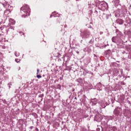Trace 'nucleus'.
Segmentation results:
<instances>
[{
  "mask_svg": "<svg viewBox=\"0 0 131 131\" xmlns=\"http://www.w3.org/2000/svg\"><path fill=\"white\" fill-rule=\"evenodd\" d=\"M20 12L23 14V17H26L27 16H29L30 13V8L27 5H25L23 6L20 8Z\"/></svg>",
  "mask_w": 131,
  "mask_h": 131,
  "instance_id": "nucleus-1",
  "label": "nucleus"
},
{
  "mask_svg": "<svg viewBox=\"0 0 131 131\" xmlns=\"http://www.w3.org/2000/svg\"><path fill=\"white\" fill-rule=\"evenodd\" d=\"M107 6V4L103 2H100L99 1H96V7H98L99 9L101 10V9H105Z\"/></svg>",
  "mask_w": 131,
  "mask_h": 131,
  "instance_id": "nucleus-2",
  "label": "nucleus"
},
{
  "mask_svg": "<svg viewBox=\"0 0 131 131\" xmlns=\"http://www.w3.org/2000/svg\"><path fill=\"white\" fill-rule=\"evenodd\" d=\"M91 35V33L88 30H85L81 33L82 38H89Z\"/></svg>",
  "mask_w": 131,
  "mask_h": 131,
  "instance_id": "nucleus-3",
  "label": "nucleus"
},
{
  "mask_svg": "<svg viewBox=\"0 0 131 131\" xmlns=\"http://www.w3.org/2000/svg\"><path fill=\"white\" fill-rule=\"evenodd\" d=\"M121 111H122L121 108L120 107H117L114 111V114L116 115V116L118 117L120 115H121V113H122Z\"/></svg>",
  "mask_w": 131,
  "mask_h": 131,
  "instance_id": "nucleus-4",
  "label": "nucleus"
},
{
  "mask_svg": "<svg viewBox=\"0 0 131 131\" xmlns=\"http://www.w3.org/2000/svg\"><path fill=\"white\" fill-rule=\"evenodd\" d=\"M92 105H95L98 103V100L96 98L92 99L91 100Z\"/></svg>",
  "mask_w": 131,
  "mask_h": 131,
  "instance_id": "nucleus-5",
  "label": "nucleus"
},
{
  "mask_svg": "<svg viewBox=\"0 0 131 131\" xmlns=\"http://www.w3.org/2000/svg\"><path fill=\"white\" fill-rule=\"evenodd\" d=\"M116 22L120 25H122V24H123V20H122L121 19H117Z\"/></svg>",
  "mask_w": 131,
  "mask_h": 131,
  "instance_id": "nucleus-6",
  "label": "nucleus"
},
{
  "mask_svg": "<svg viewBox=\"0 0 131 131\" xmlns=\"http://www.w3.org/2000/svg\"><path fill=\"white\" fill-rule=\"evenodd\" d=\"M118 37V36H114L112 37V40L113 42L116 43V41H117V37Z\"/></svg>",
  "mask_w": 131,
  "mask_h": 131,
  "instance_id": "nucleus-7",
  "label": "nucleus"
},
{
  "mask_svg": "<svg viewBox=\"0 0 131 131\" xmlns=\"http://www.w3.org/2000/svg\"><path fill=\"white\" fill-rule=\"evenodd\" d=\"M89 3L91 5L95 6V5H96V4H97V2H95V0H91V1L90 2H89Z\"/></svg>",
  "mask_w": 131,
  "mask_h": 131,
  "instance_id": "nucleus-8",
  "label": "nucleus"
},
{
  "mask_svg": "<svg viewBox=\"0 0 131 131\" xmlns=\"http://www.w3.org/2000/svg\"><path fill=\"white\" fill-rule=\"evenodd\" d=\"M76 81L79 83H82V79H81V78H79L76 80Z\"/></svg>",
  "mask_w": 131,
  "mask_h": 131,
  "instance_id": "nucleus-9",
  "label": "nucleus"
},
{
  "mask_svg": "<svg viewBox=\"0 0 131 131\" xmlns=\"http://www.w3.org/2000/svg\"><path fill=\"white\" fill-rule=\"evenodd\" d=\"M15 56H16V57H19V56H20V53L17 52H15Z\"/></svg>",
  "mask_w": 131,
  "mask_h": 131,
  "instance_id": "nucleus-10",
  "label": "nucleus"
},
{
  "mask_svg": "<svg viewBox=\"0 0 131 131\" xmlns=\"http://www.w3.org/2000/svg\"><path fill=\"white\" fill-rule=\"evenodd\" d=\"M8 10H10V11H12V10H13V7L11 6H8ZM10 8H11V9H10Z\"/></svg>",
  "mask_w": 131,
  "mask_h": 131,
  "instance_id": "nucleus-11",
  "label": "nucleus"
},
{
  "mask_svg": "<svg viewBox=\"0 0 131 131\" xmlns=\"http://www.w3.org/2000/svg\"><path fill=\"white\" fill-rule=\"evenodd\" d=\"M15 62H16V63H19V62H20V60L18 59H15Z\"/></svg>",
  "mask_w": 131,
  "mask_h": 131,
  "instance_id": "nucleus-12",
  "label": "nucleus"
},
{
  "mask_svg": "<svg viewBox=\"0 0 131 131\" xmlns=\"http://www.w3.org/2000/svg\"><path fill=\"white\" fill-rule=\"evenodd\" d=\"M37 78H41V76L40 75H37Z\"/></svg>",
  "mask_w": 131,
  "mask_h": 131,
  "instance_id": "nucleus-13",
  "label": "nucleus"
},
{
  "mask_svg": "<svg viewBox=\"0 0 131 131\" xmlns=\"http://www.w3.org/2000/svg\"><path fill=\"white\" fill-rule=\"evenodd\" d=\"M119 31L117 29V30H116V33H117V34H118Z\"/></svg>",
  "mask_w": 131,
  "mask_h": 131,
  "instance_id": "nucleus-14",
  "label": "nucleus"
},
{
  "mask_svg": "<svg viewBox=\"0 0 131 131\" xmlns=\"http://www.w3.org/2000/svg\"><path fill=\"white\" fill-rule=\"evenodd\" d=\"M8 85H9V89H10V88H11V85H12V84L8 83Z\"/></svg>",
  "mask_w": 131,
  "mask_h": 131,
  "instance_id": "nucleus-15",
  "label": "nucleus"
},
{
  "mask_svg": "<svg viewBox=\"0 0 131 131\" xmlns=\"http://www.w3.org/2000/svg\"><path fill=\"white\" fill-rule=\"evenodd\" d=\"M96 130L97 131H100V130H101V129H100V128H97Z\"/></svg>",
  "mask_w": 131,
  "mask_h": 131,
  "instance_id": "nucleus-16",
  "label": "nucleus"
},
{
  "mask_svg": "<svg viewBox=\"0 0 131 131\" xmlns=\"http://www.w3.org/2000/svg\"><path fill=\"white\" fill-rule=\"evenodd\" d=\"M20 34H23L24 35V33L22 32H19Z\"/></svg>",
  "mask_w": 131,
  "mask_h": 131,
  "instance_id": "nucleus-17",
  "label": "nucleus"
},
{
  "mask_svg": "<svg viewBox=\"0 0 131 131\" xmlns=\"http://www.w3.org/2000/svg\"><path fill=\"white\" fill-rule=\"evenodd\" d=\"M35 130H36V131H38V128L37 127H36V128H35Z\"/></svg>",
  "mask_w": 131,
  "mask_h": 131,
  "instance_id": "nucleus-18",
  "label": "nucleus"
},
{
  "mask_svg": "<svg viewBox=\"0 0 131 131\" xmlns=\"http://www.w3.org/2000/svg\"><path fill=\"white\" fill-rule=\"evenodd\" d=\"M103 34V32H100V34L101 35V34Z\"/></svg>",
  "mask_w": 131,
  "mask_h": 131,
  "instance_id": "nucleus-19",
  "label": "nucleus"
},
{
  "mask_svg": "<svg viewBox=\"0 0 131 131\" xmlns=\"http://www.w3.org/2000/svg\"><path fill=\"white\" fill-rule=\"evenodd\" d=\"M39 98H42V96H40V95H39Z\"/></svg>",
  "mask_w": 131,
  "mask_h": 131,
  "instance_id": "nucleus-20",
  "label": "nucleus"
},
{
  "mask_svg": "<svg viewBox=\"0 0 131 131\" xmlns=\"http://www.w3.org/2000/svg\"><path fill=\"white\" fill-rule=\"evenodd\" d=\"M40 96H42V97H43V94H41Z\"/></svg>",
  "mask_w": 131,
  "mask_h": 131,
  "instance_id": "nucleus-21",
  "label": "nucleus"
},
{
  "mask_svg": "<svg viewBox=\"0 0 131 131\" xmlns=\"http://www.w3.org/2000/svg\"><path fill=\"white\" fill-rule=\"evenodd\" d=\"M37 71L38 73H39V70L38 69V70H37Z\"/></svg>",
  "mask_w": 131,
  "mask_h": 131,
  "instance_id": "nucleus-22",
  "label": "nucleus"
},
{
  "mask_svg": "<svg viewBox=\"0 0 131 131\" xmlns=\"http://www.w3.org/2000/svg\"><path fill=\"white\" fill-rule=\"evenodd\" d=\"M77 54H79V52H78V51L77 52Z\"/></svg>",
  "mask_w": 131,
  "mask_h": 131,
  "instance_id": "nucleus-23",
  "label": "nucleus"
},
{
  "mask_svg": "<svg viewBox=\"0 0 131 131\" xmlns=\"http://www.w3.org/2000/svg\"><path fill=\"white\" fill-rule=\"evenodd\" d=\"M52 16H53V14H52V15H51V16H50V17H51V18H52Z\"/></svg>",
  "mask_w": 131,
  "mask_h": 131,
  "instance_id": "nucleus-24",
  "label": "nucleus"
},
{
  "mask_svg": "<svg viewBox=\"0 0 131 131\" xmlns=\"http://www.w3.org/2000/svg\"><path fill=\"white\" fill-rule=\"evenodd\" d=\"M33 128V126H31V128Z\"/></svg>",
  "mask_w": 131,
  "mask_h": 131,
  "instance_id": "nucleus-25",
  "label": "nucleus"
},
{
  "mask_svg": "<svg viewBox=\"0 0 131 131\" xmlns=\"http://www.w3.org/2000/svg\"><path fill=\"white\" fill-rule=\"evenodd\" d=\"M3 5L4 6V8H5V7H6V6H5V5L4 4H3Z\"/></svg>",
  "mask_w": 131,
  "mask_h": 131,
  "instance_id": "nucleus-26",
  "label": "nucleus"
},
{
  "mask_svg": "<svg viewBox=\"0 0 131 131\" xmlns=\"http://www.w3.org/2000/svg\"><path fill=\"white\" fill-rule=\"evenodd\" d=\"M106 45H105V48H106Z\"/></svg>",
  "mask_w": 131,
  "mask_h": 131,
  "instance_id": "nucleus-27",
  "label": "nucleus"
},
{
  "mask_svg": "<svg viewBox=\"0 0 131 131\" xmlns=\"http://www.w3.org/2000/svg\"><path fill=\"white\" fill-rule=\"evenodd\" d=\"M77 1H79V0H76Z\"/></svg>",
  "mask_w": 131,
  "mask_h": 131,
  "instance_id": "nucleus-28",
  "label": "nucleus"
},
{
  "mask_svg": "<svg viewBox=\"0 0 131 131\" xmlns=\"http://www.w3.org/2000/svg\"><path fill=\"white\" fill-rule=\"evenodd\" d=\"M130 32V33H131V32Z\"/></svg>",
  "mask_w": 131,
  "mask_h": 131,
  "instance_id": "nucleus-29",
  "label": "nucleus"
}]
</instances>
